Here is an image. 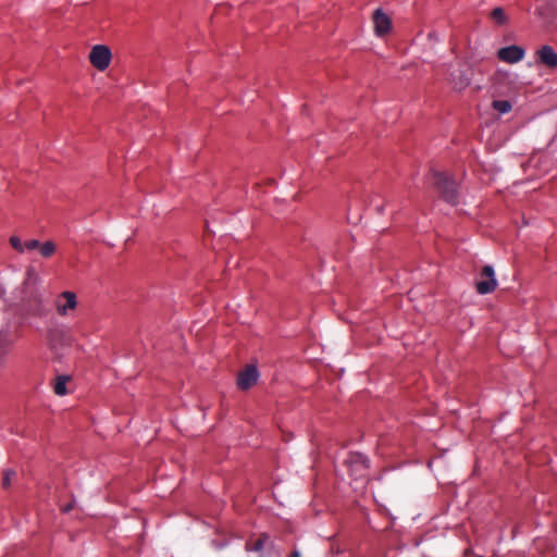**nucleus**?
I'll list each match as a JSON object with an SVG mask.
<instances>
[{"mask_svg": "<svg viewBox=\"0 0 557 557\" xmlns=\"http://www.w3.org/2000/svg\"><path fill=\"white\" fill-rule=\"evenodd\" d=\"M476 292L481 295L490 294L497 287L494 269L491 265H484L475 281Z\"/></svg>", "mask_w": 557, "mask_h": 557, "instance_id": "3", "label": "nucleus"}, {"mask_svg": "<svg viewBox=\"0 0 557 557\" xmlns=\"http://www.w3.org/2000/svg\"><path fill=\"white\" fill-rule=\"evenodd\" d=\"M492 107L499 113H507L512 108L511 103L507 100H494Z\"/></svg>", "mask_w": 557, "mask_h": 557, "instance_id": "16", "label": "nucleus"}, {"mask_svg": "<svg viewBox=\"0 0 557 557\" xmlns=\"http://www.w3.org/2000/svg\"><path fill=\"white\" fill-rule=\"evenodd\" d=\"M13 342L8 338L5 332H0V347L3 345H11Z\"/></svg>", "mask_w": 557, "mask_h": 557, "instance_id": "20", "label": "nucleus"}, {"mask_svg": "<svg viewBox=\"0 0 557 557\" xmlns=\"http://www.w3.org/2000/svg\"><path fill=\"white\" fill-rule=\"evenodd\" d=\"M74 506H75V500L73 499L70 504L63 506L61 508V510H62V512H69L74 508Z\"/></svg>", "mask_w": 557, "mask_h": 557, "instance_id": "21", "label": "nucleus"}, {"mask_svg": "<svg viewBox=\"0 0 557 557\" xmlns=\"http://www.w3.org/2000/svg\"><path fill=\"white\" fill-rule=\"evenodd\" d=\"M69 381V376H58L53 386L54 393L57 395L63 396L67 393L66 391V382Z\"/></svg>", "mask_w": 557, "mask_h": 557, "instance_id": "14", "label": "nucleus"}, {"mask_svg": "<svg viewBox=\"0 0 557 557\" xmlns=\"http://www.w3.org/2000/svg\"><path fill=\"white\" fill-rule=\"evenodd\" d=\"M491 18L499 25H505L508 22L505 11L503 10V8H499V7L495 8L491 12Z\"/></svg>", "mask_w": 557, "mask_h": 557, "instance_id": "15", "label": "nucleus"}, {"mask_svg": "<svg viewBox=\"0 0 557 557\" xmlns=\"http://www.w3.org/2000/svg\"><path fill=\"white\" fill-rule=\"evenodd\" d=\"M434 184L441 195V197L451 203L456 205L458 193L455 182L451 181L446 174L436 172L434 173Z\"/></svg>", "mask_w": 557, "mask_h": 557, "instance_id": "2", "label": "nucleus"}, {"mask_svg": "<svg viewBox=\"0 0 557 557\" xmlns=\"http://www.w3.org/2000/svg\"><path fill=\"white\" fill-rule=\"evenodd\" d=\"M374 32L377 36L382 37L387 35L392 29V21L389 16L381 9L373 13Z\"/></svg>", "mask_w": 557, "mask_h": 557, "instance_id": "10", "label": "nucleus"}, {"mask_svg": "<svg viewBox=\"0 0 557 557\" xmlns=\"http://www.w3.org/2000/svg\"><path fill=\"white\" fill-rule=\"evenodd\" d=\"M39 245H40L39 240H37V239H28V240L24 242V251L25 250L38 249Z\"/></svg>", "mask_w": 557, "mask_h": 557, "instance_id": "19", "label": "nucleus"}, {"mask_svg": "<svg viewBox=\"0 0 557 557\" xmlns=\"http://www.w3.org/2000/svg\"><path fill=\"white\" fill-rule=\"evenodd\" d=\"M290 557H300L299 553L297 550H294L290 555Z\"/></svg>", "mask_w": 557, "mask_h": 557, "instance_id": "22", "label": "nucleus"}, {"mask_svg": "<svg viewBox=\"0 0 557 557\" xmlns=\"http://www.w3.org/2000/svg\"><path fill=\"white\" fill-rule=\"evenodd\" d=\"M259 372L257 368L252 364H248L245 367L243 371L238 373L237 376V386L242 391H247L251 388L258 381Z\"/></svg>", "mask_w": 557, "mask_h": 557, "instance_id": "8", "label": "nucleus"}, {"mask_svg": "<svg viewBox=\"0 0 557 557\" xmlns=\"http://www.w3.org/2000/svg\"><path fill=\"white\" fill-rule=\"evenodd\" d=\"M38 250L44 258H50L55 252L57 245L52 240H47L45 243H40Z\"/></svg>", "mask_w": 557, "mask_h": 557, "instance_id": "12", "label": "nucleus"}, {"mask_svg": "<svg viewBox=\"0 0 557 557\" xmlns=\"http://www.w3.org/2000/svg\"><path fill=\"white\" fill-rule=\"evenodd\" d=\"M34 274H35V272H34V270H33V269H28V270H27V275H28V276L34 275Z\"/></svg>", "mask_w": 557, "mask_h": 557, "instance_id": "23", "label": "nucleus"}, {"mask_svg": "<svg viewBox=\"0 0 557 557\" xmlns=\"http://www.w3.org/2000/svg\"><path fill=\"white\" fill-rule=\"evenodd\" d=\"M472 70L471 69H456L449 73V85L454 90H465L471 83Z\"/></svg>", "mask_w": 557, "mask_h": 557, "instance_id": "6", "label": "nucleus"}, {"mask_svg": "<svg viewBox=\"0 0 557 557\" xmlns=\"http://www.w3.org/2000/svg\"><path fill=\"white\" fill-rule=\"evenodd\" d=\"M112 53L108 46L97 45L89 53L90 63L98 70L104 71L109 67Z\"/></svg>", "mask_w": 557, "mask_h": 557, "instance_id": "5", "label": "nucleus"}, {"mask_svg": "<svg viewBox=\"0 0 557 557\" xmlns=\"http://www.w3.org/2000/svg\"><path fill=\"white\" fill-rule=\"evenodd\" d=\"M78 306L77 297L74 292L64 290L59 294L54 300V308L60 317H66Z\"/></svg>", "mask_w": 557, "mask_h": 557, "instance_id": "4", "label": "nucleus"}, {"mask_svg": "<svg viewBox=\"0 0 557 557\" xmlns=\"http://www.w3.org/2000/svg\"><path fill=\"white\" fill-rule=\"evenodd\" d=\"M535 61L539 65L554 70L557 67V52L550 46H542L535 52Z\"/></svg>", "mask_w": 557, "mask_h": 557, "instance_id": "9", "label": "nucleus"}, {"mask_svg": "<svg viewBox=\"0 0 557 557\" xmlns=\"http://www.w3.org/2000/svg\"><path fill=\"white\" fill-rule=\"evenodd\" d=\"M268 541L269 535L263 533L255 542H247L246 546L249 550L261 552Z\"/></svg>", "mask_w": 557, "mask_h": 557, "instance_id": "13", "label": "nucleus"}, {"mask_svg": "<svg viewBox=\"0 0 557 557\" xmlns=\"http://www.w3.org/2000/svg\"><path fill=\"white\" fill-rule=\"evenodd\" d=\"M346 466L348 467L351 475L357 478H361L364 475L366 470L368 469V460L367 458L359 453H351L345 460Z\"/></svg>", "mask_w": 557, "mask_h": 557, "instance_id": "7", "label": "nucleus"}, {"mask_svg": "<svg viewBox=\"0 0 557 557\" xmlns=\"http://www.w3.org/2000/svg\"><path fill=\"white\" fill-rule=\"evenodd\" d=\"M47 342L55 356H62L63 351L71 347L73 337L64 327H52L47 331Z\"/></svg>", "mask_w": 557, "mask_h": 557, "instance_id": "1", "label": "nucleus"}, {"mask_svg": "<svg viewBox=\"0 0 557 557\" xmlns=\"http://www.w3.org/2000/svg\"><path fill=\"white\" fill-rule=\"evenodd\" d=\"M10 245L13 249H15L17 252L23 253L24 252V243L17 236H11L10 237Z\"/></svg>", "mask_w": 557, "mask_h": 557, "instance_id": "18", "label": "nucleus"}, {"mask_svg": "<svg viewBox=\"0 0 557 557\" xmlns=\"http://www.w3.org/2000/svg\"><path fill=\"white\" fill-rule=\"evenodd\" d=\"M497 57L500 61L512 64L523 59L524 50L519 46L512 45L499 49Z\"/></svg>", "mask_w": 557, "mask_h": 557, "instance_id": "11", "label": "nucleus"}, {"mask_svg": "<svg viewBox=\"0 0 557 557\" xmlns=\"http://www.w3.org/2000/svg\"><path fill=\"white\" fill-rule=\"evenodd\" d=\"M16 473L13 470H4L1 485L4 490H8L12 483V480L15 478Z\"/></svg>", "mask_w": 557, "mask_h": 557, "instance_id": "17", "label": "nucleus"}]
</instances>
